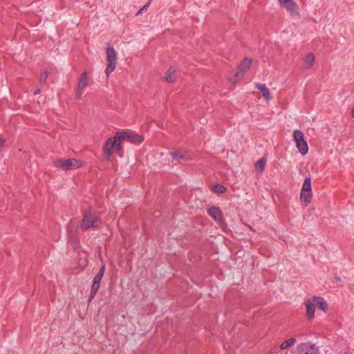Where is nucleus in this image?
I'll list each match as a JSON object with an SVG mask.
<instances>
[{"label": "nucleus", "mask_w": 354, "mask_h": 354, "mask_svg": "<svg viewBox=\"0 0 354 354\" xmlns=\"http://www.w3.org/2000/svg\"><path fill=\"white\" fill-rule=\"evenodd\" d=\"M127 140L134 144H140L143 140L142 136L131 132H117L114 137L109 138L104 147V151L108 157L112 156L113 151H119L121 149V142Z\"/></svg>", "instance_id": "obj_1"}, {"label": "nucleus", "mask_w": 354, "mask_h": 354, "mask_svg": "<svg viewBox=\"0 0 354 354\" xmlns=\"http://www.w3.org/2000/svg\"><path fill=\"white\" fill-rule=\"evenodd\" d=\"M83 165V162L75 158H58L53 161V166L65 171L75 169Z\"/></svg>", "instance_id": "obj_2"}, {"label": "nucleus", "mask_w": 354, "mask_h": 354, "mask_svg": "<svg viewBox=\"0 0 354 354\" xmlns=\"http://www.w3.org/2000/svg\"><path fill=\"white\" fill-rule=\"evenodd\" d=\"M99 225L100 220L97 215L93 214L90 209L85 210L80 225L81 229L84 231L91 227H97Z\"/></svg>", "instance_id": "obj_3"}, {"label": "nucleus", "mask_w": 354, "mask_h": 354, "mask_svg": "<svg viewBox=\"0 0 354 354\" xmlns=\"http://www.w3.org/2000/svg\"><path fill=\"white\" fill-rule=\"evenodd\" d=\"M106 61L107 67L105 70V73L109 76L116 68L117 65V53L115 49L108 46L106 49Z\"/></svg>", "instance_id": "obj_4"}, {"label": "nucleus", "mask_w": 354, "mask_h": 354, "mask_svg": "<svg viewBox=\"0 0 354 354\" xmlns=\"http://www.w3.org/2000/svg\"><path fill=\"white\" fill-rule=\"evenodd\" d=\"M252 61L251 59L245 58L244 59L241 63L239 64L238 67V71L236 73L234 77H229V80L234 84L239 79H241L243 77L245 72L249 69L250 66L252 65Z\"/></svg>", "instance_id": "obj_5"}, {"label": "nucleus", "mask_w": 354, "mask_h": 354, "mask_svg": "<svg viewBox=\"0 0 354 354\" xmlns=\"http://www.w3.org/2000/svg\"><path fill=\"white\" fill-rule=\"evenodd\" d=\"M297 351L298 354H319V348L310 342L299 344Z\"/></svg>", "instance_id": "obj_6"}, {"label": "nucleus", "mask_w": 354, "mask_h": 354, "mask_svg": "<svg viewBox=\"0 0 354 354\" xmlns=\"http://www.w3.org/2000/svg\"><path fill=\"white\" fill-rule=\"evenodd\" d=\"M209 215L216 222L221 224L223 223V214L221 210L216 206H212L208 208Z\"/></svg>", "instance_id": "obj_7"}, {"label": "nucleus", "mask_w": 354, "mask_h": 354, "mask_svg": "<svg viewBox=\"0 0 354 354\" xmlns=\"http://www.w3.org/2000/svg\"><path fill=\"white\" fill-rule=\"evenodd\" d=\"M313 303L315 304L316 308L323 310L324 312H326L328 310V304L325 301L323 297H313L311 298Z\"/></svg>", "instance_id": "obj_8"}, {"label": "nucleus", "mask_w": 354, "mask_h": 354, "mask_svg": "<svg viewBox=\"0 0 354 354\" xmlns=\"http://www.w3.org/2000/svg\"><path fill=\"white\" fill-rule=\"evenodd\" d=\"M306 308V316L308 319H313L315 317V305L311 299L305 302Z\"/></svg>", "instance_id": "obj_9"}, {"label": "nucleus", "mask_w": 354, "mask_h": 354, "mask_svg": "<svg viewBox=\"0 0 354 354\" xmlns=\"http://www.w3.org/2000/svg\"><path fill=\"white\" fill-rule=\"evenodd\" d=\"M255 86L258 89L260 90L265 100L268 101L271 99L270 90L265 84L256 83Z\"/></svg>", "instance_id": "obj_10"}, {"label": "nucleus", "mask_w": 354, "mask_h": 354, "mask_svg": "<svg viewBox=\"0 0 354 354\" xmlns=\"http://www.w3.org/2000/svg\"><path fill=\"white\" fill-rule=\"evenodd\" d=\"M280 4L289 11H295L297 8V4L292 0H279Z\"/></svg>", "instance_id": "obj_11"}, {"label": "nucleus", "mask_w": 354, "mask_h": 354, "mask_svg": "<svg viewBox=\"0 0 354 354\" xmlns=\"http://www.w3.org/2000/svg\"><path fill=\"white\" fill-rule=\"evenodd\" d=\"M312 196L313 192H301L300 200L304 203V206H307L310 203Z\"/></svg>", "instance_id": "obj_12"}, {"label": "nucleus", "mask_w": 354, "mask_h": 354, "mask_svg": "<svg viewBox=\"0 0 354 354\" xmlns=\"http://www.w3.org/2000/svg\"><path fill=\"white\" fill-rule=\"evenodd\" d=\"M295 142H296V147H297V149L302 155H305L308 153V147L306 141L304 139L301 140H299Z\"/></svg>", "instance_id": "obj_13"}, {"label": "nucleus", "mask_w": 354, "mask_h": 354, "mask_svg": "<svg viewBox=\"0 0 354 354\" xmlns=\"http://www.w3.org/2000/svg\"><path fill=\"white\" fill-rule=\"evenodd\" d=\"M88 85V82H87V73L86 71H84L80 80H79V82H78V84H77V89L79 91H84V88L86 87V86Z\"/></svg>", "instance_id": "obj_14"}, {"label": "nucleus", "mask_w": 354, "mask_h": 354, "mask_svg": "<svg viewBox=\"0 0 354 354\" xmlns=\"http://www.w3.org/2000/svg\"><path fill=\"white\" fill-rule=\"evenodd\" d=\"M315 62V55L313 53H308L304 61V67L305 68H310Z\"/></svg>", "instance_id": "obj_15"}, {"label": "nucleus", "mask_w": 354, "mask_h": 354, "mask_svg": "<svg viewBox=\"0 0 354 354\" xmlns=\"http://www.w3.org/2000/svg\"><path fill=\"white\" fill-rule=\"evenodd\" d=\"M266 164V158H261V159L257 160L254 165L256 171L258 173H260V174L262 173L264 171Z\"/></svg>", "instance_id": "obj_16"}, {"label": "nucleus", "mask_w": 354, "mask_h": 354, "mask_svg": "<svg viewBox=\"0 0 354 354\" xmlns=\"http://www.w3.org/2000/svg\"><path fill=\"white\" fill-rule=\"evenodd\" d=\"M52 68H46L43 72L41 73L39 77V82L41 84H44L46 82V80L48 76L51 73Z\"/></svg>", "instance_id": "obj_17"}, {"label": "nucleus", "mask_w": 354, "mask_h": 354, "mask_svg": "<svg viewBox=\"0 0 354 354\" xmlns=\"http://www.w3.org/2000/svg\"><path fill=\"white\" fill-rule=\"evenodd\" d=\"M170 155L174 160H182L184 159L186 156V151L182 150H178L175 151H172L170 153Z\"/></svg>", "instance_id": "obj_18"}, {"label": "nucleus", "mask_w": 354, "mask_h": 354, "mask_svg": "<svg viewBox=\"0 0 354 354\" xmlns=\"http://www.w3.org/2000/svg\"><path fill=\"white\" fill-rule=\"evenodd\" d=\"M165 78L167 82H174L176 78V71L174 69H172L171 68H169L166 73Z\"/></svg>", "instance_id": "obj_19"}, {"label": "nucleus", "mask_w": 354, "mask_h": 354, "mask_svg": "<svg viewBox=\"0 0 354 354\" xmlns=\"http://www.w3.org/2000/svg\"><path fill=\"white\" fill-rule=\"evenodd\" d=\"M295 342H296L295 338H294V337L290 338L288 340L283 342L280 345V348L281 350L286 349V348H289L290 346H291L292 344H294Z\"/></svg>", "instance_id": "obj_20"}, {"label": "nucleus", "mask_w": 354, "mask_h": 354, "mask_svg": "<svg viewBox=\"0 0 354 354\" xmlns=\"http://www.w3.org/2000/svg\"><path fill=\"white\" fill-rule=\"evenodd\" d=\"M301 191L303 192H312L311 188V179L306 178L303 183Z\"/></svg>", "instance_id": "obj_21"}, {"label": "nucleus", "mask_w": 354, "mask_h": 354, "mask_svg": "<svg viewBox=\"0 0 354 354\" xmlns=\"http://www.w3.org/2000/svg\"><path fill=\"white\" fill-rule=\"evenodd\" d=\"M293 137L295 142L304 139V133L300 130H295L293 132Z\"/></svg>", "instance_id": "obj_22"}, {"label": "nucleus", "mask_w": 354, "mask_h": 354, "mask_svg": "<svg viewBox=\"0 0 354 354\" xmlns=\"http://www.w3.org/2000/svg\"><path fill=\"white\" fill-rule=\"evenodd\" d=\"M214 191L218 194H223L226 192V188L220 184H216L214 185Z\"/></svg>", "instance_id": "obj_23"}, {"label": "nucleus", "mask_w": 354, "mask_h": 354, "mask_svg": "<svg viewBox=\"0 0 354 354\" xmlns=\"http://www.w3.org/2000/svg\"><path fill=\"white\" fill-rule=\"evenodd\" d=\"M150 4V1H149L147 3H146L142 8H141L136 13V16H138L142 13L144 10H146Z\"/></svg>", "instance_id": "obj_24"}, {"label": "nucleus", "mask_w": 354, "mask_h": 354, "mask_svg": "<svg viewBox=\"0 0 354 354\" xmlns=\"http://www.w3.org/2000/svg\"><path fill=\"white\" fill-rule=\"evenodd\" d=\"M100 283L93 282L91 290L93 291H98L100 288Z\"/></svg>", "instance_id": "obj_25"}, {"label": "nucleus", "mask_w": 354, "mask_h": 354, "mask_svg": "<svg viewBox=\"0 0 354 354\" xmlns=\"http://www.w3.org/2000/svg\"><path fill=\"white\" fill-rule=\"evenodd\" d=\"M97 292V291H93V290H91L90 296L88 298V302H91L93 299Z\"/></svg>", "instance_id": "obj_26"}, {"label": "nucleus", "mask_w": 354, "mask_h": 354, "mask_svg": "<svg viewBox=\"0 0 354 354\" xmlns=\"http://www.w3.org/2000/svg\"><path fill=\"white\" fill-rule=\"evenodd\" d=\"M104 271H105V266L103 265V266L100 268V269L99 272H97V274H98V275H100V276H101V277H103V275H104Z\"/></svg>", "instance_id": "obj_27"}, {"label": "nucleus", "mask_w": 354, "mask_h": 354, "mask_svg": "<svg viewBox=\"0 0 354 354\" xmlns=\"http://www.w3.org/2000/svg\"><path fill=\"white\" fill-rule=\"evenodd\" d=\"M102 277L98 275L97 274L95 275V277H94L93 279V282H96V283H100L101 280H102Z\"/></svg>", "instance_id": "obj_28"}, {"label": "nucleus", "mask_w": 354, "mask_h": 354, "mask_svg": "<svg viewBox=\"0 0 354 354\" xmlns=\"http://www.w3.org/2000/svg\"><path fill=\"white\" fill-rule=\"evenodd\" d=\"M82 92H83V91H79V90L77 89V93H76V95H75V97H76L77 99H80V98L82 97Z\"/></svg>", "instance_id": "obj_29"}, {"label": "nucleus", "mask_w": 354, "mask_h": 354, "mask_svg": "<svg viewBox=\"0 0 354 354\" xmlns=\"http://www.w3.org/2000/svg\"><path fill=\"white\" fill-rule=\"evenodd\" d=\"M4 142H5V140L0 139V147L3 145Z\"/></svg>", "instance_id": "obj_30"}, {"label": "nucleus", "mask_w": 354, "mask_h": 354, "mask_svg": "<svg viewBox=\"0 0 354 354\" xmlns=\"http://www.w3.org/2000/svg\"><path fill=\"white\" fill-rule=\"evenodd\" d=\"M41 93V90L40 89H37L35 91L34 94L35 95H37V94H39Z\"/></svg>", "instance_id": "obj_31"}, {"label": "nucleus", "mask_w": 354, "mask_h": 354, "mask_svg": "<svg viewBox=\"0 0 354 354\" xmlns=\"http://www.w3.org/2000/svg\"><path fill=\"white\" fill-rule=\"evenodd\" d=\"M352 115H353V117L354 118V107H353V109L352 110Z\"/></svg>", "instance_id": "obj_32"}, {"label": "nucleus", "mask_w": 354, "mask_h": 354, "mask_svg": "<svg viewBox=\"0 0 354 354\" xmlns=\"http://www.w3.org/2000/svg\"><path fill=\"white\" fill-rule=\"evenodd\" d=\"M339 280H340L339 277H337V281H339Z\"/></svg>", "instance_id": "obj_33"}]
</instances>
